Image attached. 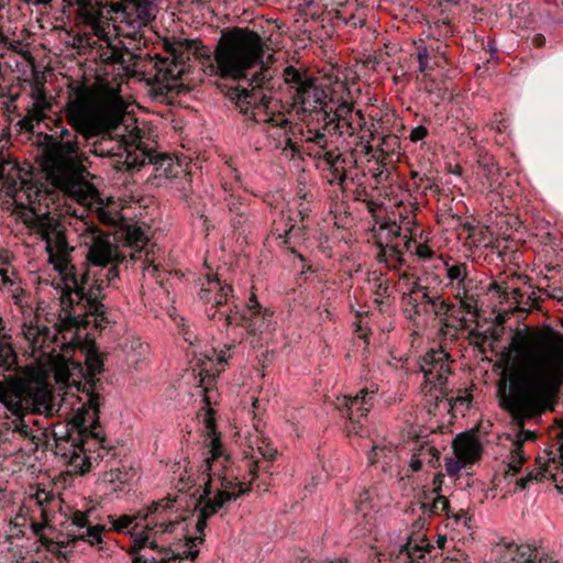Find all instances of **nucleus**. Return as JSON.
Masks as SVG:
<instances>
[{
  "label": "nucleus",
  "instance_id": "79ce46f5",
  "mask_svg": "<svg viewBox=\"0 0 563 563\" xmlns=\"http://www.w3.org/2000/svg\"><path fill=\"white\" fill-rule=\"evenodd\" d=\"M526 461V456L523 453L522 448L512 445V449L510 450V454L508 456V467L514 473H517L520 468L523 462Z\"/></svg>",
  "mask_w": 563,
  "mask_h": 563
},
{
  "label": "nucleus",
  "instance_id": "58836bf2",
  "mask_svg": "<svg viewBox=\"0 0 563 563\" xmlns=\"http://www.w3.org/2000/svg\"><path fill=\"white\" fill-rule=\"evenodd\" d=\"M423 454H428L430 456L429 463H432L433 460H438L439 456L438 451L433 446L429 444L420 445L419 449L412 453L409 462V467L412 472H418L421 470L422 464L424 463V459L421 457Z\"/></svg>",
  "mask_w": 563,
  "mask_h": 563
},
{
  "label": "nucleus",
  "instance_id": "ea45409f",
  "mask_svg": "<svg viewBox=\"0 0 563 563\" xmlns=\"http://www.w3.org/2000/svg\"><path fill=\"white\" fill-rule=\"evenodd\" d=\"M331 5H333V3H331L330 0H301L298 3V10L303 15L314 18Z\"/></svg>",
  "mask_w": 563,
  "mask_h": 563
},
{
  "label": "nucleus",
  "instance_id": "bf43d9fd",
  "mask_svg": "<svg viewBox=\"0 0 563 563\" xmlns=\"http://www.w3.org/2000/svg\"><path fill=\"white\" fill-rule=\"evenodd\" d=\"M331 563H350L347 560H335V561H332Z\"/></svg>",
  "mask_w": 563,
  "mask_h": 563
},
{
  "label": "nucleus",
  "instance_id": "7c9ffc66",
  "mask_svg": "<svg viewBox=\"0 0 563 563\" xmlns=\"http://www.w3.org/2000/svg\"><path fill=\"white\" fill-rule=\"evenodd\" d=\"M335 9V19L345 25L353 27L363 26L366 21L364 7L360 5L357 0H346L338 2Z\"/></svg>",
  "mask_w": 563,
  "mask_h": 563
},
{
  "label": "nucleus",
  "instance_id": "864d4df0",
  "mask_svg": "<svg viewBox=\"0 0 563 563\" xmlns=\"http://www.w3.org/2000/svg\"><path fill=\"white\" fill-rule=\"evenodd\" d=\"M121 475V472L119 471H111L109 474H108V481L110 482H113L115 478L119 479V476Z\"/></svg>",
  "mask_w": 563,
  "mask_h": 563
},
{
  "label": "nucleus",
  "instance_id": "cd10ccee",
  "mask_svg": "<svg viewBox=\"0 0 563 563\" xmlns=\"http://www.w3.org/2000/svg\"><path fill=\"white\" fill-rule=\"evenodd\" d=\"M500 563H534L536 548L529 544L504 542L498 544Z\"/></svg>",
  "mask_w": 563,
  "mask_h": 563
},
{
  "label": "nucleus",
  "instance_id": "5fc2aeb1",
  "mask_svg": "<svg viewBox=\"0 0 563 563\" xmlns=\"http://www.w3.org/2000/svg\"><path fill=\"white\" fill-rule=\"evenodd\" d=\"M363 196H366V191H365V189L358 190V191L356 192L355 199L361 200V199H363V198H362Z\"/></svg>",
  "mask_w": 563,
  "mask_h": 563
},
{
  "label": "nucleus",
  "instance_id": "338daca9",
  "mask_svg": "<svg viewBox=\"0 0 563 563\" xmlns=\"http://www.w3.org/2000/svg\"><path fill=\"white\" fill-rule=\"evenodd\" d=\"M492 288L499 290L500 286H498V285L494 284V285L492 286Z\"/></svg>",
  "mask_w": 563,
  "mask_h": 563
},
{
  "label": "nucleus",
  "instance_id": "4468645a",
  "mask_svg": "<svg viewBox=\"0 0 563 563\" xmlns=\"http://www.w3.org/2000/svg\"><path fill=\"white\" fill-rule=\"evenodd\" d=\"M423 373L422 391L428 402L442 400L448 393V379L451 375L450 355L443 349H431L420 360Z\"/></svg>",
  "mask_w": 563,
  "mask_h": 563
},
{
  "label": "nucleus",
  "instance_id": "393cba45",
  "mask_svg": "<svg viewBox=\"0 0 563 563\" xmlns=\"http://www.w3.org/2000/svg\"><path fill=\"white\" fill-rule=\"evenodd\" d=\"M415 220L412 217H406L401 220L400 223H397L396 221H388L380 225L379 230V246H380V253L379 255L384 258L386 262H393L394 260L389 257L388 255H384V249L388 246V244H397L401 243L402 238L405 234H412L413 227H415Z\"/></svg>",
  "mask_w": 563,
  "mask_h": 563
},
{
  "label": "nucleus",
  "instance_id": "7ed1b4c3",
  "mask_svg": "<svg viewBox=\"0 0 563 563\" xmlns=\"http://www.w3.org/2000/svg\"><path fill=\"white\" fill-rule=\"evenodd\" d=\"M510 350V386L501 405L522 421L550 409L563 383V334L550 325L517 330Z\"/></svg>",
  "mask_w": 563,
  "mask_h": 563
},
{
  "label": "nucleus",
  "instance_id": "13d9d810",
  "mask_svg": "<svg viewBox=\"0 0 563 563\" xmlns=\"http://www.w3.org/2000/svg\"><path fill=\"white\" fill-rule=\"evenodd\" d=\"M0 290L8 291V287H4V285H2V280L1 279H0Z\"/></svg>",
  "mask_w": 563,
  "mask_h": 563
},
{
  "label": "nucleus",
  "instance_id": "2f4dec72",
  "mask_svg": "<svg viewBox=\"0 0 563 563\" xmlns=\"http://www.w3.org/2000/svg\"><path fill=\"white\" fill-rule=\"evenodd\" d=\"M453 450L457 459L472 464L479 457L482 445L475 437L461 433L453 441Z\"/></svg>",
  "mask_w": 563,
  "mask_h": 563
},
{
  "label": "nucleus",
  "instance_id": "20e7f679",
  "mask_svg": "<svg viewBox=\"0 0 563 563\" xmlns=\"http://www.w3.org/2000/svg\"><path fill=\"white\" fill-rule=\"evenodd\" d=\"M68 124L86 140L97 137L92 152L113 158V167L132 172L148 158L137 126L123 123L126 104L118 91L96 93L82 89L69 98L64 109Z\"/></svg>",
  "mask_w": 563,
  "mask_h": 563
},
{
  "label": "nucleus",
  "instance_id": "f03ea898",
  "mask_svg": "<svg viewBox=\"0 0 563 563\" xmlns=\"http://www.w3.org/2000/svg\"><path fill=\"white\" fill-rule=\"evenodd\" d=\"M0 188L12 198L14 211L30 233L45 243L47 263L59 276L56 288H60L62 328H101L106 321L103 289L118 278L117 265L126 254L112 243L109 234L95 224L87 225L84 239L89 245L88 265L79 272L73 263L75 247L68 241L65 225L41 208L43 195L33 183L32 167L0 153Z\"/></svg>",
  "mask_w": 563,
  "mask_h": 563
},
{
  "label": "nucleus",
  "instance_id": "c9c22d12",
  "mask_svg": "<svg viewBox=\"0 0 563 563\" xmlns=\"http://www.w3.org/2000/svg\"><path fill=\"white\" fill-rule=\"evenodd\" d=\"M367 457L371 464L382 462V468L387 471L390 470L397 461V453L391 444H377L373 445Z\"/></svg>",
  "mask_w": 563,
  "mask_h": 563
},
{
  "label": "nucleus",
  "instance_id": "a19ab883",
  "mask_svg": "<svg viewBox=\"0 0 563 563\" xmlns=\"http://www.w3.org/2000/svg\"><path fill=\"white\" fill-rule=\"evenodd\" d=\"M449 500L441 495H437L432 498L431 501H426L422 504L424 514H428L429 516L449 514Z\"/></svg>",
  "mask_w": 563,
  "mask_h": 563
},
{
  "label": "nucleus",
  "instance_id": "39448f33",
  "mask_svg": "<svg viewBox=\"0 0 563 563\" xmlns=\"http://www.w3.org/2000/svg\"><path fill=\"white\" fill-rule=\"evenodd\" d=\"M164 56L155 62L157 80L167 85L180 79L196 58L209 76L223 79L245 78L247 71L263 63L264 41L247 27H233L221 33L213 51L198 40L165 38Z\"/></svg>",
  "mask_w": 563,
  "mask_h": 563
},
{
  "label": "nucleus",
  "instance_id": "423d86ee",
  "mask_svg": "<svg viewBox=\"0 0 563 563\" xmlns=\"http://www.w3.org/2000/svg\"><path fill=\"white\" fill-rule=\"evenodd\" d=\"M86 369L80 363L68 360L56 362L53 366L55 383L65 396H76L81 402L65 433L54 432V452L76 473L84 474L90 468L87 451L91 444H102L104 433L99 424V395L95 391L93 377L101 372L102 361L91 355L86 361Z\"/></svg>",
  "mask_w": 563,
  "mask_h": 563
},
{
  "label": "nucleus",
  "instance_id": "0e129e2a",
  "mask_svg": "<svg viewBox=\"0 0 563 563\" xmlns=\"http://www.w3.org/2000/svg\"><path fill=\"white\" fill-rule=\"evenodd\" d=\"M234 174H235V175H234L235 180H236V181H240V176H239V174L236 173V170H234Z\"/></svg>",
  "mask_w": 563,
  "mask_h": 563
},
{
  "label": "nucleus",
  "instance_id": "603ef678",
  "mask_svg": "<svg viewBox=\"0 0 563 563\" xmlns=\"http://www.w3.org/2000/svg\"><path fill=\"white\" fill-rule=\"evenodd\" d=\"M457 404L465 405L466 407H468L470 398L468 397H456L454 399L453 405L456 406Z\"/></svg>",
  "mask_w": 563,
  "mask_h": 563
},
{
  "label": "nucleus",
  "instance_id": "3c124183",
  "mask_svg": "<svg viewBox=\"0 0 563 563\" xmlns=\"http://www.w3.org/2000/svg\"><path fill=\"white\" fill-rule=\"evenodd\" d=\"M146 261L147 264L143 267V274L154 276L158 269V266L152 263V261L148 257V253H146Z\"/></svg>",
  "mask_w": 563,
  "mask_h": 563
},
{
  "label": "nucleus",
  "instance_id": "c756f323",
  "mask_svg": "<svg viewBox=\"0 0 563 563\" xmlns=\"http://www.w3.org/2000/svg\"><path fill=\"white\" fill-rule=\"evenodd\" d=\"M438 263L443 267L445 272V278L448 279L446 286L454 289V291L467 284H472V280L468 279V264L457 262L453 258L444 261L442 257L438 258Z\"/></svg>",
  "mask_w": 563,
  "mask_h": 563
},
{
  "label": "nucleus",
  "instance_id": "a878e982",
  "mask_svg": "<svg viewBox=\"0 0 563 563\" xmlns=\"http://www.w3.org/2000/svg\"><path fill=\"white\" fill-rule=\"evenodd\" d=\"M559 461L553 459H548L544 463H541V459H538L537 462L539 464L538 468L529 472L526 476L521 477L517 485L525 489L528 485L536 481L542 482L547 478H552L554 482L563 483V479H559V471L563 474V445L560 451Z\"/></svg>",
  "mask_w": 563,
  "mask_h": 563
},
{
  "label": "nucleus",
  "instance_id": "dca6fc26",
  "mask_svg": "<svg viewBox=\"0 0 563 563\" xmlns=\"http://www.w3.org/2000/svg\"><path fill=\"white\" fill-rule=\"evenodd\" d=\"M21 334L26 344L25 353L35 360L55 352L56 333L52 331L37 316L25 318Z\"/></svg>",
  "mask_w": 563,
  "mask_h": 563
},
{
  "label": "nucleus",
  "instance_id": "680f3d73",
  "mask_svg": "<svg viewBox=\"0 0 563 563\" xmlns=\"http://www.w3.org/2000/svg\"><path fill=\"white\" fill-rule=\"evenodd\" d=\"M421 457L424 459V462L429 463L430 456L428 454H423Z\"/></svg>",
  "mask_w": 563,
  "mask_h": 563
},
{
  "label": "nucleus",
  "instance_id": "c03bdc74",
  "mask_svg": "<svg viewBox=\"0 0 563 563\" xmlns=\"http://www.w3.org/2000/svg\"><path fill=\"white\" fill-rule=\"evenodd\" d=\"M390 284L388 280L377 279L374 282V300L382 303L383 300L389 297Z\"/></svg>",
  "mask_w": 563,
  "mask_h": 563
},
{
  "label": "nucleus",
  "instance_id": "aec40b11",
  "mask_svg": "<svg viewBox=\"0 0 563 563\" xmlns=\"http://www.w3.org/2000/svg\"><path fill=\"white\" fill-rule=\"evenodd\" d=\"M401 241V243L388 244L383 251L384 255H388L394 260V264H402L405 252L422 263L438 261L440 257L437 256L434 250L427 243V240H423L422 234L419 235V239H417L416 232L409 235L405 234Z\"/></svg>",
  "mask_w": 563,
  "mask_h": 563
},
{
  "label": "nucleus",
  "instance_id": "8fccbe9b",
  "mask_svg": "<svg viewBox=\"0 0 563 563\" xmlns=\"http://www.w3.org/2000/svg\"><path fill=\"white\" fill-rule=\"evenodd\" d=\"M428 135V129L423 125L413 128L410 132L409 139L411 142H419Z\"/></svg>",
  "mask_w": 563,
  "mask_h": 563
},
{
  "label": "nucleus",
  "instance_id": "f8f14e48",
  "mask_svg": "<svg viewBox=\"0 0 563 563\" xmlns=\"http://www.w3.org/2000/svg\"><path fill=\"white\" fill-rule=\"evenodd\" d=\"M92 10L102 11V20H111L114 30L121 36L136 40L157 13L155 0H120L102 4L100 0L91 5Z\"/></svg>",
  "mask_w": 563,
  "mask_h": 563
},
{
  "label": "nucleus",
  "instance_id": "9b49d317",
  "mask_svg": "<svg viewBox=\"0 0 563 563\" xmlns=\"http://www.w3.org/2000/svg\"><path fill=\"white\" fill-rule=\"evenodd\" d=\"M69 5H77L78 12L85 23L90 27L91 36H88L87 44L99 46L98 58L106 64L124 63V56L129 54L128 47L118 38L120 34L113 26L102 20V11L92 10L97 0H64Z\"/></svg>",
  "mask_w": 563,
  "mask_h": 563
},
{
  "label": "nucleus",
  "instance_id": "6e6552de",
  "mask_svg": "<svg viewBox=\"0 0 563 563\" xmlns=\"http://www.w3.org/2000/svg\"><path fill=\"white\" fill-rule=\"evenodd\" d=\"M46 139L38 161L46 180L77 202L89 203L97 190L88 179L90 173L84 165L86 156L79 148L77 135L62 126L57 136Z\"/></svg>",
  "mask_w": 563,
  "mask_h": 563
},
{
  "label": "nucleus",
  "instance_id": "2eb2a0df",
  "mask_svg": "<svg viewBox=\"0 0 563 563\" xmlns=\"http://www.w3.org/2000/svg\"><path fill=\"white\" fill-rule=\"evenodd\" d=\"M225 325L239 324L251 334H263L274 330L273 312L263 308L254 294L251 295L246 307L242 310L221 312Z\"/></svg>",
  "mask_w": 563,
  "mask_h": 563
},
{
  "label": "nucleus",
  "instance_id": "f3484780",
  "mask_svg": "<svg viewBox=\"0 0 563 563\" xmlns=\"http://www.w3.org/2000/svg\"><path fill=\"white\" fill-rule=\"evenodd\" d=\"M32 504L31 529L42 543H45L44 531L51 529V521L59 508V499L51 490L38 488L30 497Z\"/></svg>",
  "mask_w": 563,
  "mask_h": 563
},
{
  "label": "nucleus",
  "instance_id": "6ab92c4d",
  "mask_svg": "<svg viewBox=\"0 0 563 563\" xmlns=\"http://www.w3.org/2000/svg\"><path fill=\"white\" fill-rule=\"evenodd\" d=\"M412 56L418 64V71L423 77H430L437 68L444 69L448 64L446 43H430L423 37L412 42Z\"/></svg>",
  "mask_w": 563,
  "mask_h": 563
},
{
  "label": "nucleus",
  "instance_id": "ddd939ff",
  "mask_svg": "<svg viewBox=\"0 0 563 563\" xmlns=\"http://www.w3.org/2000/svg\"><path fill=\"white\" fill-rule=\"evenodd\" d=\"M331 103L336 104L329 106L327 119H321V126H310L311 129H320L324 132L328 137L338 135L343 140L354 137L357 144L362 146V151L369 153L371 145L369 141L373 137L371 129L367 126L362 110L355 109L354 103L347 99H341L334 101L330 100Z\"/></svg>",
  "mask_w": 563,
  "mask_h": 563
},
{
  "label": "nucleus",
  "instance_id": "1a4fd4ad",
  "mask_svg": "<svg viewBox=\"0 0 563 563\" xmlns=\"http://www.w3.org/2000/svg\"><path fill=\"white\" fill-rule=\"evenodd\" d=\"M0 406L4 409L3 424L21 438L32 435V428L26 423V413L51 416L54 404L48 385L42 376L8 384L0 383Z\"/></svg>",
  "mask_w": 563,
  "mask_h": 563
},
{
  "label": "nucleus",
  "instance_id": "de8ad7c7",
  "mask_svg": "<svg viewBox=\"0 0 563 563\" xmlns=\"http://www.w3.org/2000/svg\"><path fill=\"white\" fill-rule=\"evenodd\" d=\"M536 439V433L529 430H520L512 442V445L522 448L523 443L527 441H533Z\"/></svg>",
  "mask_w": 563,
  "mask_h": 563
},
{
  "label": "nucleus",
  "instance_id": "0eeeda50",
  "mask_svg": "<svg viewBox=\"0 0 563 563\" xmlns=\"http://www.w3.org/2000/svg\"><path fill=\"white\" fill-rule=\"evenodd\" d=\"M231 99L235 101L241 112L253 115L256 121H262L279 129L283 139L276 145L283 152H289L290 156L301 152L317 161V167L325 172V178L330 185L339 186L343 191L346 188L347 173L354 168L356 159L352 153H341L332 141L320 129H311L301 132V145H298L289 136V120L282 112L273 111V99L266 97L261 89L253 88L232 91Z\"/></svg>",
  "mask_w": 563,
  "mask_h": 563
},
{
  "label": "nucleus",
  "instance_id": "e433bc0d",
  "mask_svg": "<svg viewBox=\"0 0 563 563\" xmlns=\"http://www.w3.org/2000/svg\"><path fill=\"white\" fill-rule=\"evenodd\" d=\"M454 297L465 313L472 316H476L478 313L477 295L472 291V284H467L455 290Z\"/></svg>",
  "mask_w": 563,
  "mask_h": 563
},
{
  "label": "nucleus",
  "instance_id": "37998d69",
  "mask_svg": "<svg viewBox=\"0 0 563 563\" xmlns=\"http://www.w3.org/2000/svg\"><path fill=\"white\" fill-rule=\"evenodd\" d=\"M356 510L363 516H367L368 511L373 508L371 492L367 489L362 490L355 501Z\"/></svg>",
  "mask_w": 563,
  "mask_h": 563
},
{
  "label": "nucleus",
  "instance_id": "e2e57ef3",
  "mask_svg": "<svg viewBox=\"0 0 563 563\" xmlns=\"http://www.w3.org/2000/svg\"><path fill=\"white\" fill-rule=\"evenodd\" d=\"M184 335H185V340L188 341L190 344H192L191 340L189 336H187V332H184Z\"/></svg>",
  "mask_w": 563,
  "mask_h": 563
},
{
  "label": "nucleus",
  "instance_id": "473e14b6",
  "mask_svg": "<svg viewBox=\"0 0 563 563\" xmlns=\"http://www.w3.org/2000/svg\"><path fill=\"white\" fill-rule=\"evenodd\" d=\"M148 158L145 164H152L156 178H174L177 177L181 167L168 155L154 154L151 150L145 147Z\"/></svg>",
  "mask_w": 563,
  "mask_h": 563
},
{
  "label": "nucleus",
  "instance_id": "49530a36",
  "mask_svg": "<svg viewBox=\"0 0 563 563\" xmlns=\"http://www.w3.org/2000/svg\"><path fill=\"white\" fill-rule=\"evenodd\" d=\"M468 463L464 462L461 459H449L445 463L446 472L449 475H457L462 468H464Z\"/></svg>",
  "mask_w": 563,
  "mask_h": 563
},
{
  "label": "nucleus",
  "instance_id": "4d7b16f0",
  "mask_svg": "<svg viewBox=\"0 0 563 563\" xmlns=\"http://www.w3.org/2000/svg\"><path fill=\"white\" fill-rule=\"evenodd\" d=\"M488 45H489V49H490L492 54L494 55L496 53V48H494L493 42H489Z\"/></svg>",
  "mask_w": 563,
  "mask_h": 563
},
{
  "label": "nucleus",
  "instance_id": "a18cd8bd",
  "mask_svg": "<svg viewBox=\"0 0 563 563\" xmlns=\"http://www.w3.org/2000/svg\"><path fill=\"white\" fill-rule=\"evenodd\" d=\"M224 200L227 201V206H228L230 212H233L239 217H243L244 201L241 197H238L234 194H228L224 197Z\"/></svg>",
  "mask_w": 563,
  "mask_h": 563
},
{
  "label": "nucleus",
  "instance_id": "5701e85b",
  "mask_svg": "<svg viewBox=\"0 0 563 563\" xmlns=\"http://www.w3.org/2000/svg\"><path fill=\"white\" fill-rule=\"evenodd\" d=\"M432 548L421 533H416L408 536L405 543L393 549L390 555H395L397 563H427L426 554Z\"/></svg>",
  "mask_w": 563,
  "mask_h": 563
},
{
  "label": "nucleus",
  "instance_id": "f704fd0d",
  "mask_svg": "<svg viewBox=\"0 0 563 563\" xmlns=\"http://www.w3.org/2000/svg\"><path fill=\"white\" fill-rule=\"evenodd\" d=\"M419 297H421L426 303L432 307L435 314H446L451 309V305L443 300L440 296H430L426 287H422L417 282H415L410 290V299L417 301Z\"/></svg>",
  "mask_w": 563,
  "mask_h": 563
},
{
  "label": "nucleus",
  "instance_id": "412c9836",
  "mask_svg": "<svg viewBox=\"0 0 563 563\" xmlns=\"http://www.w3.org/2000/svg\"><path fill=\"white\" fill-rule=\"evenodd\" d=\"M232 294V287L228 284H222V282L217 277L210 274H207L203 279H201V288L199 291V298L206 303L210 305V308H207V314L210 319H219L221 318V312L224 310H217L216 308H221L224 305H230V296ZM225 311H230V309H225Z\"/></svg>",
  "mask_w": 563,
  "mask_h": 563
},
{
  "label": "nucleus",
  "instance_id": "6e6d98bb",
  "mask_svg": "<svg viewBox=\"0 0 563 563\" xmlns=\"http://www.w3.org/2000/svg\"><path fill=\"white\" fill-rule=\"evenodd\" d=\"M538 45H541L544 42V38L541 35H537L533 40Z\"/></svg>",
  "mask_w": 563,
  "mask_h": 563
},
{
  "label": "nucleus",
  "instance_id": "c85d7f7f",
  "mask_svg": "<svg viewBox=\"0 0 563 563\" xmlns=\"http://www.w3.org/2000/svg\"><path fill=\"white\" fill-rule=\"evenodd\" d=\"M13 258L12 252L8 249L0 247V279L2 285L8 287V292L11 294L16 305H22V298L24 296L23 289L13 279V271L11 268V261Z\"/></svg>",
  "mask_w": 563,
  "mask_h": 563
},
{
  "label": "nucleus",
  "instance_id": "b1692460",
  "mask_svg": "<svg viewBox=\"0 0 563 563\" xmlns=\"http://www.w3.org/2000/svg\"><path fill=\"white\" fill-rule=\"evenodd\" d=\"M377 387L361 389L355 396H343L338 398L336 407H345L349 412V419L352 424L360 423V418L366 417L374 405V398L377 394Z\"/></svg>",
  "mask_w": 563,
  "mask_h": 563
},
{
  "label": "nucleus",
  "instance_id": "f257e3e1",
  "mask_svg": "<svg viewBox=\"0 0 563 563\" xmlns=\"http://www.w3.org/2000/svg\"><path fill=\"white\" fill-rule=\"evenodd\" d=\"M206 429L208 450L200 466L206 479L201 496L205 501L197 514L185 518L175 507L176 501L166 498L153 501L133 516H108L110 530L132 538L130 553L136 554L146 547L158 549L156 555H135L132 563H181L183 555L194 560L199 553L198 544L203 541L208 519L228 503L250 492L257 472L268 471V462L277 455V449L267 439L256 437L250 440L239 465V472L243 471V474H236L211 417L207 419Z\"/></svg>",
  "mask_w": 563,
  "mask_h": 563
},
{
  "label": "nucleus",
  "instance_id": "09e8293b",
  "mask_svg": "<svg viewBox=\"0 0 563 563\" xmlns=\"http://www.w3.org/2000/svg\"><path fill=\"white\" fill-rule=\"evenodd\" d=\"M399 145V140L396 135H387L382 140V152H394Z\"/></svg>",
  "mask_w": 563,
  "mask_h": 563
},
{
  "label": "nucleus",
  "instance_id": "69168bd1",
  "mask_svg": "<svg viewBox=\"0 0 563 563\" xmlns=\"http://www.w3.org/2000/svg\"><path fill=\"white\" fill-rule=\"evenodd\" d=\"M294 230V227H291L288 231H286V236L289 235Z\"/></svg>",
  "mask_w": 563,
  "mask_h": 563
},
{
  "label": "nucleus",
  "instance_id": "a211bd4d",
  "mask_svg": "<svg viewBox=\"0 0 563 563\" xmlns=\"http://www.w3.org/2000/svg\"><path fill=\"white\" fill-rule=\"evenodd\" d=\"M29 97L31 103L26 107L25 115L19 121L21 130L34 132L53 109L54 98L46 92L45 84L37 78L30 84Z\"/></svg>",
  "mask_w": 563,
  "mask_h": 563
},
{
  "label": "nucleus",
  "instance_id": "4c0bfd02",
  "mask_svg": "<svg viewBox=\"0 0 563 563\" xmlns=\"http://www.w3.org/2000/svg\"><path fill=\"white\" fill-rule=\"evenodd\" d=\"M206 357L214 366V368L211 369L212 376L219 375L221 372L224 371L225 364L228 363V360L231 357V346H225L220 351L212 349L210 352L206 354Z\"/></svg>",
  "mask_w": 563,
  "mask_h": 563
},
{
  "label": "nucleus",
  "instance_id": "9d476101",
  "mask_svg": "<svg viewBox=\"0 0 563 563\" xmlns=\"http://www.w3.org/2000/svg\"><path fill=\"white\" fill-rule=\"evenodd\" d=\"M283 79L291 98V109L307 122V129L314 126L313 121L320 124L321 119L329 117L325 90L318 85L316 78L307 74L303 67L292 65L285 67Z\"/></svg>",
  "mask_w": 563,
  "mask_h": 563
},
{
  "label": "nucleus",
  "instance_id": "052dcab7",
  "mask_svg": "<svg viewBox=\"0 0 563 563\" xmlns=\"http://www.w3.org/2000/svg\"><path fill=\"white\" fill-rule=\"evenodd\" d=\"M438 542H439L440 547H442L443 543L445 542V538L441 537Z\"/></svg>",
  "mask_w": 563,
  "mask_h": 563
},
{
  "label": "nucleus",
  "instance_id": "4be33fe9",
  "mask_svg": "<svg viewBox=\"0 0 563 563\" xmlns=\"http://www.w3.org/2000/svg\"><path fill=\"white\" fill-rule=\"evenodd\" d=\"M457 2L451 0H443L439 4L432 15V22L429 23L428 29L423 32L430 43H445V41L453 34L452 21L455 13L453 7H456Z\"/></svg>",
  "mask_w": 563,
  "mask_h": 563
},
{
  "label": "nucleus",
  "instance_id": "72a5a7b5",
  "mask_svg": "<svg viewBox=\"0 0 563 563\" xmlns=\"http://www.w3.org/2000/svg\"><path fill=\"white\" fill-rule=\"evenodd\" d=\"M126 247L130 249L131 260L140 258L139 254L147 244L148 238L139 224H129L124 230Z\"/></svg>",
  "mask_w": 563,
  "mask_h": 563
},
{
  "label": "nucleus",
  "instance_id": "bb28decb",
  "mask_svg": "<svg viewBox=\"0 0 563 563\" xmlns=\"http://www.w3.org/2000/svg\"><path fill=\"white\" fill-rule=\"evenodd\" d=\"M71 523L79 530L78 534H76V539L82 540L91 547L99 545L103 542V534L106 532L104 526H91L86 512L75 511L71 516Z\"/></svg>",
  "mask_w": 563,
  "mask_h": 563
}]
</instances>
